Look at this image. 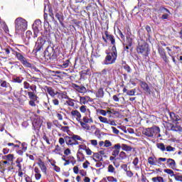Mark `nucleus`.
Listing matches in <instances>:
<instances>
[{
	"label": "nucleus",
	"mask_w": 182,
	"mask_h": 182,
	"mask_svg": "<svg viewBox=\"0 0 182 182\" xmlns=\"http://www.w3.org/2000/svg\"><path fill=\"white\" fill-rule=\"evenodd\" d=\"M52 31V26L49 25V22L44 23V31L42 36L38 38L34 47L36 52H39L41 49L49 48V42H50V31Z\"/></svg>",
	"instance_id": "nucleus-1"
},
{
	"label": "nucleus",
	"mask_w": 182,
	"mask_h": 182,
	"mask_svg": "<svg viewBox=\"0 0 182 182\" xmlns=\"http://www.w3.org/2000/svg\"><path fill=\"white\" fill-rule=\"evenodd\" d=\"M106 55L102 64L106 65H114L117 60V48L112 46L109 52L106 51Z\"/></svg>",
	"instance_id": "nucleus-2"
},
{
	"label": "nucleus",
	"mask_w": 182,
	"mask_h": 182,
	"mask_svg": "<svg viewBox=\"0 0 182 182\" xmlns=\"http://www.w3.org/2000/svg\"><path fill=\"white\" fill-rule=\"evenodd\" d=\"M86 141L82 136L77 134H73L70 136H65V144L69 147H73V146H79Z\"/></svg>",
	"instance_id": "nucleus-3"
},
{
	"label": "nucleus",
	"mask_w": 182,
	"mask_h": 182,
	"mask_svg": "<svg viewBox=\"0 0 182 182\" xmlns=\"http://www.w3.org/2000/svg\"><path fill=\"white\" fill-rule=\"evenodd\" d=\"M15 32L17 35H22V33L28 29V21L22 17L17 18L15 21Z\"/></svg>",
	"instance_id": "nucleus-4"
},
{
	"label": "nucleus",
	"mask_w": 182,
	"mask_h": 182,
	"mask_svg": "<svg viewBox=\"0 0 182 182\" xmlns=\"http://www.w3.org/2000/svg\"><path fill=\"white\" fill-rule=\"evenodd\" d=\"M136 52L139 55H142L143 59H147L149 55H150V47H149V43L146 41L139 43L136 47Z\"/></svg>",
	"instance_id": "nucleus-5"
},
{
	"label": "nucleus",
	"mask_w": 182,
	"mask_h": 182,
	"mask_svg": "<svg viewBox=\"0 0 182 182\" xmlns=\"http://www.w3.org/2000/svg\"><path fill=\"white\" fill-rule=\"evenodd\" d=\"M46 92L48 93V95L51 97H53L52 100L53 104L54 106H60V103L59 102V100H60V97H62V95H63V92H55V89L52 87H46ZM57 96V98H55V97Z\"/></svg>",
	"instance_id": "nucleus-6"
},
{
	"label": "nucleus",
	"mask_w": 182,
	"mask_h": 182,
	"mask_svg": "<svg viewBox=\"0 0 182 182\" xmlns=\"http://www.w3.org/2000/svg\"><path fill=\"white\" fill-rule=\"evenodd\" d=\"M142 133L144 134V136H146V137H156L157 139L161 137V134H160V127L157 126L146 128L143 131Z\"/></svg>",
	"instance_id": "nucleus-7"
},
{
	"label": "nucleus",
	"mask_w": 182,
	"mask_h": 182,
	"mask_svg": "<svg viewBox=\"0 0 182 182\" xmlns=\"http://www.w3.org/2000/svg\"><path fill=\"white\" fill-rule=\"evenodd\" d=\"M11 50L14 52L13 55L16 56V59L19 60V62H21L24 68H32V63H31V62H29V60L25 58V56L22 55V53L15 51L12 48H11Z\"/></svg>",
	"instance_id": "nucleus-8"
},
{
	"label": "nucleus",
	"mask_w": 182,
	"mask_h": 182,
	"mask_svg": "<svg viewBox=\"0 0 182 182\" xmlns=\"http://www.w3.org/2000/svg\"><path fill=\"white\" fill-rule=\"evenodd\" d=\"M120 150H122V144H116L113 146L110 147V151L112 154V156L109 157L110 161H113V160L116 161V160H117L116 157L119 156Z\"/></svg>",
	"instance_id": "nucleus-9"
},
{
	"label": "nucleus",
	"mask_w": 182,
	"mask_h": 182,
	"mask_svg": "<svg viewBox=\"0 0 182 182\" xmlns=\"http://www.w3.org/2000/svg\"><path fill=\"white\" fill-rule=\"evenodd\" d=\"M44 58L47 59V60H55V59L58 58V55L53 48L48 47L45 51Z\"/></svg>",
	"instance_id": "nucleus-10"
},
{
	"label": "nucleus",
	"mask_w": 182,
	"mask_h": 182,
	"mask_svg": "<svg viewBox=\"0 0 182 182\" xmlns=\"http://www.w3.org/2000/svg\"><path fill=\"white\" fill-rule=\"evenodd\" d=\"M63 100H66L65 102H64V106H70V107H75V100L69 97V95H68V92H66V91H63V95L60 98V100H61V102Z\"/></svg>",
	"instance_id": "nucleus-11"
},
{
	"label": "nucleus",
	"mask_w": 182,
	"mask_h": 182,
	"mask_svg": "<svg viewBox=\"0 0 182 182\" xmlns=\"http://www.w3.org/2000/svg\"><path fill=\"white\" fill-rule=\"evenodd\" d=\"M104 33L105 35V36H102V39L104 42L105 43H107V42H110L111 45L116 48V38H114V36L110 34V33H109V31H105Z\"/></svg>",
	"instance_id": "nucleus-12"
},
{
	"label": "nucleus",
	"mask_w": 182,
	"mask_h": 182,
	"mask_svg": "<svg viewBox=\"0 0 182 182\" xmlns=\"http://www.w3.org/2000/svg\"><path fill=\"white\" fill-rule=\"evenodd\" d=\"M166 160V158L160 157L156 159V156H149L148 158V163L150 166H161V163H164Z\"/></svg>",
	"instance_id": "nucleus-13"
},
{
	"label": "nucleus",
	"mask_w": 182,
	"mask_h": 182,
	"mask_svg": "<svg viewBox=\"0 0 182 182\" xmlns=\"http://www.w3.org/2000/svg\"><path fill=\"white\" fill-rule=\"evenodd\" d=\"M158 53L159 54V56H161V59H163L164 62L166 63V65H168V63H170V60L167 57V53H166V50L163 47L159 46Z\"/></svg>",
	"instance_id": "nucleus-14"
},
{
	"label": "nucleus",
	"mask_w": 182,
	"mask_h": 182,
	"mask_svg": "<svg viewBox=\"0 0 182 182\" xmlns=\"http://www.w3.org/2000/svg\"><path fill=\"white\" fill-rule=\"evenodd\" d=\"M36 89H37V87L33 88L31 90V91H26V90L24 91V93L26 95H28V98L30 99V100H38V97L36 95V93H38V91H37Z\"/></svg>",
	"instance_id": "nucleus-15"
},
{
	"label": "nucleus",
	"mask_w": 182,
	"mask_h": 182,
	"mask_svg": "<svg viewBox=\"0 0 182 182\" xmlns=\"http://www.w3.org/2000/svg\"><path fill=\"white\" fill-rule=\"evenodd\" d=\"M98 119L101 123L109 124V126H117V124H116V121L114 119H107L102 116L98 117Z\"/></svg>",
	"instance_id": "nucleus-16"
},
{
	"label": "nucleus",
	"mask_w": 182,
	"mask_h": 182,
	"mask_svg": "<svg viewBox=\"0 0 182 182\" xmlns=\"http://www.w3.org/2000/svg\"><path fill=\"white\" fill-rule=\"evenodd\" d=\"M42 140L46 143L48 146L53 144V136L43 133L42 135Z\"/></svg>",
	"instance_id": "nucleus-17"
},
{
	"label": "nucleus",
	"mask_w": 182,
	"mask_h": 182,
	"mask_svg": "<svg viewBox=\"0 0 182 182\" xmlns=\"http://www.w3.org/2000/svg\"><path fill=\"white\" fill-rule=\"evenodd\" d=\"M38 166L40 167L41 171L45 176H48V167L45 164V162L42 161V159H38L37 162Z\"/></svg>",
	"instance_id": "nucleus-18"
},
{
	"label": "nucleus",
	"mask_w": 182,
	"mask_h": 182,
	"mask_svg": "<svg viewBox=\"0 0 182 182\" xmlns=\"http://www.w3.org/2000/svg\"><path fill=\"white\" fill-rule=\"evenodd\" d=\"M70 116L72 119H76L77 122H80V120H82V114L77 109L72 110Z\"/></svg>",
	"instance_id": "nucleus-19"
},
{
	"label": "nucleus",
	"mask_w": 182,
	"mask_h": 182,
	"mask_svg": "<svg viewBox=\"0 0 182 182\" xmlns=\"http://www.w3.org/2000/svg\"><path fill=\"white\" fill-rule=\"evenodd\" d=\"M166 165L168 168H171V170H176V161L171 158L167 159L166 158Z\"/></svg>",
	"instance_id": "nucleus-20"
},
{
	"label": "nucleus",
	"mask_w": 182,
	"mask_h": 182,
	"mask_svg": "<svg viewBox=\"0 0 182 182\" xmlns=\"http://www.w3.org/2000/svg\"><path fill=\"white\" fill-rule=\"evenodd\" d=\"M72 87H73V89H75V90H76L77 92H78V93H86L87 92L86 87H85L84 85L80 86L77 84L73 83Z\"/></svg>",
	"instance_id": "nucleus-21"
},
{
	"label": "nucleus",
	"mask_w": 182,
	"mask_h": 182,
	"mask_svg": "<svg viewBox=\"0 0 182 182\" xmlns=\"http://www.w3.org/2000/svg\"><path fill=\"white\" fill-rule=\"evenodd\" d=\"M26 150H28V144L26 142H22L20 144V150L17 151V154L23 156V153H25Z\"/></svg>",
	"instance_id": "nucleus-22"
},
{
	"label": "nucleus",
	"mask_w": 182,
	"mask_h": 182,
	"mask_svg": "<svg viewBox=\"0 0 182 182\" xmlns=\"http://www.w3.org/2000/svg\"><path fill=\"white\" fill-rule=\"evenodd\" d=\"M55 18L59 21L60 25H61V26L63 28H65V23H63V21H65V17L63 16V13H62V12L55 13Z\"/></svg>",
	"instance_id": "nucleus-23"
},
{
	"label": "nucleus",
	"mask_w": 182,
	"mask_h": 182,
	"mask_svg": "<svg viewBox=\"0 0 182 182\" xmlns=\"http://www.w3.org/2000/svg\"><path fill=\"white\" fill-rule=\"evenodd\" d=\"M130 34L127 33L126 36V39L124 40V46L127 45L128 46H133V38H132V32H129Z\"/></svg>",
	"instance_id": "nucleus-24"
},
{
	"label": "nucleus",
	"mask_w": 182,
	"mask_h": 182,
	"mask_svg": "<svg viewBox=\"0 0 182 182\" xmlns=\"http://www.w3.org/2000/svg\"><path fill=\"white\" fill-rule=\"evenodd\" d=\"M141 87L146 93H148V95H151V90H150V87H149V84H147V82L144 81L141 82Z\"/></svg>",
	"instance_id": "nucleus-25"
},
{
	"label": "nucleus",
	"mask_w": 182,
	"mask_h": 182,
	"mask_svg": "<svg viewBox=\"0 0 182 182\" xmlns=\"http://www.w3.org/2000/svg\"><path fill=\"white\" fill-rule=\"evenodd\" d=\"M32 124L35 129L41 127V126L42 125L41 117H39L38 116H36V118L33 119Z\"/></svg>",
	"instance_id": "nucleus-26"
},
{
	"label": "nucleus",
	"mask_w": 182,
	"mask_h": 182,
	"mask_svg": "<svg viewBox=\"0 0 182 182\" xmlns=\"http://www.w3.org/2000/svg\"><path fill=\"white\" fill-rule=\"evenodd\" d=\"M95 96L98 99H103V97H105V90H103V87H101L97 90Z\"/></svg>",
	"instance_id": "nucleus-27"
},
{
	"label": "nucleus",
	"mask_w": 182,
	"mask_h": 182,
	"mask_svg": "<svg viewBox=\"0 0 182 182\" xmlns=\"http://www.w3.org/2000/svg\"><path fill=\"white\" fill-rule=\"evenodd\" d=\"M64 161H65V162L64 163L63 166H69V164H70V163H71V164H75L76 163V160H75V157L70 156H68L67 159Z\"/></svg>",
	"instance_id": "nucleus-28"
},
{
	"label": "nucleus",
	"mask_w": 182,
	"mask_h": 182,
	"mask_svg": "<svg viewBox=\"0 0 182 182\" xmlns=\"http://www.w3.org/2000/svg\"><path fill=\"white\" fill-rule=\"evenodd\" d=\"M33 29H42V21L39 19L36 20L33 24Z\"/></svg>",
	"instance_id": "nucleus-29"
},
{
	"label": "nucleus",
	"mask_w": 182,
	"mask_h": 182,
	"mask_svg": "<svg viewBox=\"0 0 182 182\" xmlns=\"http://www.w3.org/2000/svg\"><path fill=\"white\" fill-rule=\"evenodd\" d=\"M162 11H165V14H164L161 17V19H162L163 21H165L166 19H168V16H170V15L171 14V13L170 12L169 9H167L166 8H162Z\"/></svg>",
	"instance_id": "nucleus-30"
},
{
	"label": "nucleus",
	"mask_w": 182,
	"mask_h": 182,
	"mask_svg": "<svg viewBox=\"0 0 182 182\" xmlns=\"http://www.w3.org/2000/svg\"><path fill=\"white\" fill-rule=\"evenodd\" d=\"M169 116L172 122H179V120H181V119H180V116L174 112H170Z\"/></svg>",
	"instance_id": "nucleus-31"
},
{
	"label": "nucleus",
	"mask_w": 182,
	"mask_h": 182,
	"mask_svg": "<svg viewBox=\"0 0 182 182\" xmlns=\"http://www.w3.org/2000/svg\"><path fill=\"white\" fill-rule=\"evenodd\" d=\"M92 159L94 161H103V156L98 152L93 154Z\"/></svg>",
	"instance_id": "nucleus-32"
},
{
	"label": "nucleus",
	"mask_w": 182,
	"mask_h": 182,
	"mask_svg": "<svg viewBox=\"0 0 182 182\" xmlns=\"http://www.w3.org/2000/svg\"><path fill=\"white\" fill-rule=\"evenodd\" d=\"M36 87H37L36 85H35L33 84H32L31 85V84L28 82H27V81L23 82V88L24 89H26V90L30 89V90H32L33 89H36Z\"/></svg>",
	"instance_id": "nucleus-33"
},
{
	"label": "nucleus",
	"mask_w": 182,
	"mask_h": 182,
	"mask_svg": "<svg viewBox=\"0 0 182 182\" xmlns=\"http://www.w3.org/2000/svg\"><path fill=\"white\" fill-rule=\"evenodd\" d=\"M77 161H85V154H83V152H82L80 151H77Z\"/></svg>",
	"instance_id": "nucleus-34"
},
{
	"label": "nucleus",
	"mask_w": 182,
	"mask_h": 182,
	"mask_svg": "<svg viewBox=\"0 0 182 182\" xmlns=\"http://www.w3.org/2000/svg\"><path fill=\"white\" fill-rule=\"evenodd\" d=\"M121 149L124 151H127V152L132 151L133 150V147H132V146H129L126 144H122Z\"/></svg>",
	"instance_id": "nucleus-35"
},
{
	"label": "nucleus",
	"mask_w": 182,
	"mask_h": 182,
	"mask_svg": "<svg viewBox=\"0 0 182 182\" xmlns=\"http://www.w3.org/2000/svg\"><path fill=\"white\" fill-rule=\"evenodd\" d=\"M171 130L172 132H178V133H182V127L178 125H174L171 124Z\"/></svg>",
	"instance_id": "nucleus-36"
},
{
	"label": "nucleus",
	"mask_w": 182,
	"mask_h": 182,
	"mask_svg": "<svg viewBox=\"0 0 182 182\" xmlns=\"http://www.w3.org/2000/svg\"><path fill=\"white\" fill-rule=\"evenodd\" d=\"M90 100V97H80V105H86L89 103V101Z\"/></svg>",
	"instance_id": "nucleus-37"
},
{
	"label": "nucleus",
	"mask_w": 182,
	"mask_h": 182,
	"mask_svg": "<svg viewBox=\"0 0 182 182\" xmlns=\"http://www.w3.org/2000/svg\"><path fill=\"white\" fill-rule=\"evenodd\" d=\"M173 178L175 181L182 182V174L178 172H176L175 175H173Z\"/></svg>",
	"instance_id": "nucleus-38"
},
{
	"label": "nucleus",
	"mask_w": 182,
	"mask_h": 182,
	"mask_svg": "<svg viewBox=\"0 0 182 182\" xmlns=\"http://www.w3.org/2000/svg\"><path fill=\"white\" fill-rule=\"evenodd\" d=\"M14 159H15V156L12 154H9L8 155L3 156V160H8L9 161H14Z\"/></svg>",
	"instance_id": "nucleus-39"
},
{
	"label": "nucleus",
	"mask_w": 182,
	"mask_h": 182,
	"mask_svg": "<svg viewBox=\"0 0 182 182\" xmlns=\"http://www.w3.org/2000/svg\"><path fill=\"white\" fill-rule=\"evenodd\" d=\"M69 63H70V60H66L61 65H58L59 68H62L63 69H66V68H69Z\"/></svg>",
	"instance_id": "nucleus-40"
},
{
	"label": "nucleus",
	"mask_w": 182,
	"mask_h": 182,
	"mask_svg": "<svg viewBox=\"0 0 182 182\" xmlns=\"http://www.w3.org/2000/svg\"><path fill=\"white\" fill-rule=\"evenodd\" d=\"M118 156H119L118 160H125V159L127 157V154L122 151L121 152L119 151V154Z\"/></svg>",
	"instance_id": "nucleus-41"
},
{
	"label": "nucleus",
	"mask_w": 182,
	"mask_h": 182,
	"mask_svg": "<svg viewBox=\"0 0 182 182\" xmlns=\"http://www.w3.org/2000/svg\"><path fill=\"white\" fill-rule=\"evenodd\" d=\"M54 153L55 154H59L60 156H62V148L59 145H56L55 148L54 149Z\"/></svg>",
	"instance_id": "nucleus-42"
},
{
	"label": "nucleus",
	"mask_w": 182,
	"mask_h": 182,
	"mask_svg": "<svg viewBox=\"0 0 182 182\" xmlns=\"http://www.w3.org/2000/svg\"><path fill=\"white\" fill-rule=\"evenodd\" d=\"M78 122L80 124V126H81V127H82V129H85V130H89L90 129V126H89V124H86V122H83L81 120H80Z\"/></svg>",
	"instance_id": "nucleus-43"
},
{
	"label": "nucleus",
	"mask_w": 182,
	"mask_h": 182,
	"mask_svg": "<svg viewBox=\"0 0 182 182\" xmlns=\"http://www.w3.org/2000/svg\"><path fill=\"white\" fill-rule=\"evenodd\" d=\"M164 173H166V174H169L171 177H174L176 173H174V171L171 170V168H166L164 170Z\"/></svg>",
	"instance_id": "nucleus-44"
},
{
	"label": "nucleus",
	"mask_w": 182,
	"mask_h": 182,
	"mask_svg": "<svg viewBox=\"0 0 182 182\" xmlns=\"http://www.w3.org/2000/svg\"><path fill=\"white\" fill-rule=\"evenodd\" d=\"M157 149H159L161 151H166V146L163 143L156 144Z\"/></svg>",
	"instance_id": "nucleus-45"
},
{
	"label": "nucleus",
	"mask_w": 182,
	"mask_h": 182,
	"mask_svg": "<svg viewBox=\"0 0 182 182\" xmlns=\"http://www.w3.org/2000/svg\"><path fill=\"white\" fill-rule=\"evenodd\" d=\"M153 182H164V178L161 176H156L151 178Z\"/></svg>",
	"instance_id": "nucleus-46"
},
{
	"label": "nucleus",
	"mask_w": 182,
	"mask_h": 182,
	"mask_svg": "<svg viewBox=\"0 0 182 182\" xmlns=\"http://www.w3.org/2000/svg\"><path fill=\"white\" fill-rule=\"evenodd\" d=\"M23 161V159L22 158H18L16 161V167H18V168H22V165L21 164V163H22Z\"/></svg>",
	"instance_id": "nucleus-47"
},
{
	"label": "nucleus",
	"mask_w": 182,
	"mask_h": 182,
	"mask_svg": "<svg viewBox=\"0 0 182 182\" xmlns=\"http://www.w3.org/2000/svg\"><path fill=\"white\" fill-rule=\"evenodd\" d=\"M1 87H4L5 89L9 87V82H6V80H1Z\"/></svg>",
	"instance_id": "nucleus-48"
},
{
	"label": "nucleus",
	"mask_w": 182,
	"mask_h": 182,
	"mask_svg": "<svg viewBox=\"0 0 182 182\" xmlns=\"http://www.w3.org/2000/svg\"><path fill=\"white\" fill-rule=\"evenodd\" d=\"M6 146H8L9 147H11V149H10L11 153L14 152V149H15V147H16V144H15L14 143H11V142L7 143Z\"/></svg>",
	"instance_id": "nucleus-49"
},
{
	"label": "nucleus",
	"mask_w": 182,
	"mask_h": 182,
	"mask_svg": "<svg viewBox=\"0 0 182 182\" xmlns=\"http://www.w3.org/2000/svg\"><path fill=\"white\" fill-rule=\"evenodd\" d=\"M23 80V77H16L15 78H13L14 83H22Z\"/></svg>",
	"instance_id": "nucleus-50"
},
{
	"label": "nucleus",
	"mask_w": 182,
	"mask_h": 182,
	"mask_svg": "<svg viewBox=\"0 0 182 182\" xmlns=\"http://www.w3.org/2000/svg\"><path fill=\"white\" fill-rule=\"evenodd\" d=\"M58 143L60 146H65V143H66V136H65L64 138H62V137L59 138Z\"/></svg>",
	"instance_id": "nucleus-51"
},
{
	"label": "nucleus",
	"mask_w": 182,
	"mask_h": 182,
	"mask_svg": "<svg viewBox=\"0 0 182 182\" xmlns=\"http://www.w3.org/2000/svg\"><path fill=\"white\" fill-rule=\"evenodd\" d=\"M122 95L121 93H119V94L113 95L112 99H113L114 102H120V95Z\"/></svg>",
	"instance_id": "nucleus-52"
},
{
	"label": "nucleus",
	"mask_w": 182,
	"mask_h": 182,
	"mask_svg": "<svg viewBox=\"0 0 182 182\" xmlns=\"http://www.w3.org/2000/svg\"><path fill=\"white\" fill-rule=\"evenodd\" d=\"M126 166V168L124 169V171L127 173V177H129L130 178H132V177H133L134 173L132 172V171H127V165H124Z\"/></svg>",
	"instance_id": "nucleus-53"
},
{
	"label": "nucleus",
	"mask_w": 182,
	"mask_h": 182,
	"mask_svg": "<svg viewBox=\"0 0 182 182\" xmlns=\"http://www.w3.org/2000/svg\"><path fill=\"white\" fill-rule=\"evenodd\" d=\"M125 65L123 66L124 70H126V72H127V73H132V68H130V66L127 64H126V63H124Z\"/></svg>",
	"instance_id": "nucleus-54"
},
{
	"label": "nucleus",
	"mask_w": 182,
	"mask_h": 182,
	"mask_svg": "<svg viewBox=\"0 0 182 182\" xmlns=\"http://www.w3.org/2000/svg\"><path fill=\"white\" fill-rule=\"evenodd\" d=\"M135 94H136V89L129 90L127 92V96H134Z\"/></svg>",
	"instance_id": "nucleus-55"
},
{
	"label": "nucleus",
	"mask_w": 182,
	"mask_h": 182,
	"mask_svg": "<svg viewBox=\"0 0 182 182\" xmlns=\"http://www.w3.org/2000/svg\"><path fill=\"white\" fill-rule=\"evenodd\" d=\"M88 147H87V146H86V144H80L79 146H78V151H80V150H85H85L87 149Z\"/></svg>",
	"instance_id": "nucleus-56"
},
{
	"label": "nucleus",
	"mask_w": 182,
	"mask_h": 182,
	"mask_svg": "<svg viewBox=\"0 0 182 182\" xmlns=\"http://www.w3.org/2000/svg\"><path fill=\"white\" fill-rule=\"evenodd\" d=\"M60 130H61V132H63L64 133H69V132H70L69 130V127H68V126L61 127Z\"/></svg>",
	"instance_id": "nucleus-57"
},
{
	"label": "nucleus",
	"mask_w": 182,
	"mask_h": 182,
	"mask_svg": "<svg viewBox=\"0 0 182 182\" xmlns=\"http://www.w3.org/2000/svg\"><path fill=\"white\" fill-rule=\"evenodd\" d=\"M107 180L108 182H117V179L113 176L107 177Z\"/></svg>",
	"instance_id": "nucleus-58"
},
{
	"label": "nucleus",
	"mask_w": 182,
	"mask_h": 182,
	"mask_svg": "<svg viewBox=\"0 0 182 182\" xmlns=\"http://www.w3.org/2000/svg\"><path fill=\"white\" fill-rule=\"evenodd\" d=\"M104 147H112V142L109 140H105Z\"/></svg>",
	"instance_id": "nucleus-59"
},
{
	"label": "nucleus",
	"mask_w": 182,
	"mask_h": 182,
	"mask_svg": "<svg viewBox=\"0 0 182 182\" xmlns=\"http://www.w3.org/2000/svg\"><path fill=\"white\" fill-rule=\"evenodd\" d=\"M114 170H115V168H114V166H113V165L109 164L108 166V172L109 173H114Z\"/></svg>",
	"instance_id": "nucleus-60"
},
{
	"label": "nucleus",
	"mask_w": 182,
	"mask_h": 182,
	"mask_svg": "<svg viewBox=\"0 0 182 182\" xmlns=\"http://www.w3.org/2000/svg\"><path fill=\"white\" fill-rule=\"evenodd\" d=\"M132 164L136 168H137V164H139V158L136 157L132 161Z\"/></svg>",
	"instance_id": "nucleus-61"
},
{
	"label": "nucleus",
	"mask_w": 182,
	"mask_h": 182,
	"mask_svg": "<svg viewBox=\"0 0 182 182\" xmlns=\"http://www.w3.org/2000/svg\"><path fill=\"white\" fill-rule=\"evenodd\" d=\"M26 39H31L32 38V31H27L26 33Z\"/></svg>",
	"instance_id": "nucleus-62"
},
{
	"label": "nucleus",
	"mask_w": 182,
	"mask_h": 182,
	"mask_svg": "<svg viewBox=\"0 0 182 182\" xmlns=\"http://www.w3.org/2000/svg\"><path fill=\"white\" fill-rule=\"evenodd\" d=\"M86 110H87V108H86V106L85 105H82L80 107V111L81 112V113H86Z\"/></svg>",
	"instance_id": "nucleus-63"
},
{
	"label": "nucleus",
	"mask_w": 182,
	"mask_h": 182,
	"mask_svg": "<svg viewBox=\"0 0 182 182\" xmlns=\"http://www.w3.org/2000/svg\"><path fill=\"white\" fill-rule=\"evenodd\" d=\"M141 182H149V181L147 180V177H146V176H144V174L141 175Z\"/></svg>",
	"instance_id": "nucleus-64"
}]
</instances>
